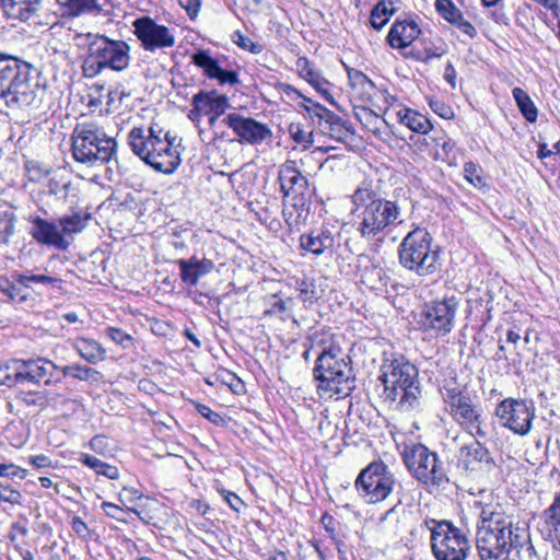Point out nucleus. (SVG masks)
<instances>
[{
	"label": "nucleus",
	"mask_w": 560,
	"mask_h": 560,
	"mask_svg": "<svg viewBox=\"0 0 560 560\" xmlns=\"http://www.w3.org/2000/svg\"><path fill=\"white\" fill-rule=\"evenodd\" d=\"M529 542L525 524H513L500 512L482 510L477 527L476 546L481 560H509L513 551Z\"/></svg>",
	"instance_id": "1"
},
{
	"label": "nucleus",
	"mask_w": 560,
	"mask_h": 560,
	"mask_svg": "<svg viewBox=\"0 0 560 560\" xmlns=\"http://www.w3.org/2000/svg\"><path fill=\"white\" fill-rule=\"evenodd\" d=\"M32 66L11 55L0 54V98L13 109H38L45 91L31 77Z\"/></svg>",
	"instance_id": "2"
},
{
	"label": "nucleus",
	"mask_w": 560,
	"mask_h": 560,
	"mask_svg": "<svg viewBox=\"0 0 560 560\" xmlns=\"http://www.w3.org/2000/svg\"><path fill=\"white\" fill-rule=\"evenodd\" d=\"M175 140V136L155 122L148 128L133 127L128 133L131 151L145 164L164 174H172L180 164Z\"/></svg>",
	"instance_id": "3"
},
{
	"label": "nucleus",
	"mask_w": 560,
	"mask_h": 560,
	"mask_svg": "<svg viewBox=\"0 0 560 560\" xmlns=\"http://www.w3.org/2000/svg\"><path fill=\"white\" fill-rule=\"evenodd\" d=\"M313 380L320 397L349 396L355 388L351 358L338 345L324 346L314 363Z\"/></svg>",
	"instance_id": "4"
},
{
	"label": "nucleus",
	"mask_w": 560,
	"mask_h": 560,
	"mask_svg": "<svg viewBox=\"0 0 560 560\" xmlns=\"http://www.w3.org/2000/svg\"><path fill=\"white\" fill-rule=\"evenodd\" d=\"M380 378L384 385V400L395 402L401 411H410L420 406L418 369L405 357L384 359Z\"/></svg>",
	"instance_id": "5"
},
{
	"label": "nucleus",
	"mask_w": 560,
	"mask_h": 560,
	"mask_svg": "<svg viewBox=\"0 0 560 560\" xmlns=\"http://www.w3.org/2000/svg\"><path fill=\"white\" fill-rule=\"evenodd\" d=\"M358 214V232L372 240L386 228L402 223L401 209L396 201L382 198L370 184L363 183L352 195Z\"/></svg>",
	"instance_id": "6"
},
{
	"label": "nucleus",
	"mask_w": 560,
	"mask_h": 560,
	"mask_svg": "<svg viewBox=\"0 0 560 560\" xmlns=\"http://www.w3.org/2000/svg\"><path fill=\"white\" fill-rule=\"evenodd\" d=\"M75 46L85 51L82 71L85 78H94L104 69L121 71L129 66V45L107 36L80 33L74 36Z\"/></svg>",
	"instance_id": "7"
},
{
	"label": "nucleus",
	"mask_w": 560,
	"mask_h": 560,
	"mask_svg": "<svg viewBox=\"0 0 560 560\" xmlns=\"http://www.w3.org/2000/svg\"><path fill=\"white\" fill-rule=\"evenodd\" d=\"M278 180L283 194L284 221L291 229L298 228L307 220L315 188L291 160L280 166Z\"/></svg>",
	"instance_id": "8"
},
{
	"label": "nucleus",
	"mask_w": 560,
	"mask_h": 560,
	"mask_svg": "<svg viewBox=\"0 0 560 560\" xmlns=\"http://www.w3.org/2000/svg\"><path fill=\"white\" fill-rule=\"evenodd\" d=\"M71 151L75 162L88 167L107 164L116 152V140L95 121L78 122L71 135Z\"/></svg>",
	"instance_id": "9"
},
{
	"label": "nucleus",
	"mask_w": 560,
	"mask_h": 560,
	"mask_svg": "<svg viewBox=\"0 0 560 560\" xmlns=\"http://www.w3.org/2000/svg\"><path fill=\"white\" fill-rule=\"evenodd\" d=\"M432 241L425 229L410 231L398 247L400 265L419 277L435 275L441 268V257L439 246H433Z\"/></svg>",
	"instance_id": "10"
},
{
	"label": "nucleus",
	"mask_w": 560,
	"mask_h": 560,
	"mask_svg": "<svg viewBox=\"0 0 560 560\" xmlns=\"http://www.w3.org/2000/svg\"><path fill=\"white\" fill-rule=\"evenodd\" d=\"M446 412L463 429L468 430L474 438H486L482 429V409L471 395L455 383L445 384L441 389Z\"/></svg>",
	"instance_id": "11"
},
{
	"label": "nucleus",
	"mask_w": 560,
	"mask_h": 560,
	"mask_svg": "<svg viewBox=\"0 0 560 560\" xmlns=\"http://www.w3.org/2000/svg\"><path fill=\"white\" fill-rule=\"evenodd\" d=\"M402 462L410 475L427 488H441L448 483L445 467L439 455L421 443L406 446Z\"/></svg>",
	"instance_id": "12"
},
{
	"label": "nucleus",
	"mask_w": 560,
	"mask_h": 560,
	"mask_svg": "<svg viewBox=\"0 0 560 560\" xmlns=\"http://www.w3.org/2000/svg\"><path fill=\"white\" fill-rule=\"evenodd\" d=\"M432 553L436 560H465L470 551L467 536L448 521L427 518Z\"/></svg>",
	"instance_id": "13"
},
{
	"label": "nucleus",
	"mask_w": 560,
	"mask_h": 560,
	"mask_svg": "<svg viewBox=\"0 0 560 560\" xmlns=\"http://www.w3.org/2000/svg\"><path fill=\"white\" fill-rule=\"evenodd\" d=\"M459 305V300L455 295L429 301L422 305L417 324L422 331L431 336H446L455 326Z\"/></svg>",
	"instance_id": "14"
},
{
	"label": "nucleus",
	"mask_w": 560,
	"mask_h": 560,
	"mask_svg": "<svg viewBox=\"0 0 560 560\" xmlns=\"http://www.w3.org/2000/svg\"><path fill=\"white\" fill-rule=\"evenodd\" d=\"M494 416L502 428L515 435L526 436L536 418L535 402L532 399L508 397L495 406Z\"/></svg>",
	"instance_id": "15"
},
{
	"label": "nucleus",
	"mask_w": 560,
	"mask_h": 560,
	"mask_svg": "<svg viewBox=\"0 0 560 560\" xmlns=\"http://www.w3.org/2000/svg\"><path fill=\"white\" fill-rule=\"evenodd\" d=\"M396 485L394 474L383 462H373L361 470L355 480L359 494L369 503L385 500Z\"/></svg>",
	"instance_id": "16"
},
{
	"label": "nucleus",
	"mask_w": 560,
	"mask_h": 560,
	"mask_svg": "<svg viewBox=\"0 0 560 560\" xmlns=\"http://www.w3.org/2000/svg\"><path fill=\"white\" fill-rule=\"evenodd\" d=\"M133 33L144 50L171 48L175 45V36L165 25L158 24L150 16H141L133 21Z\"/></svg>",
	"instance_id": "17"
},
{
	"label": "nucleus",
	"mask_w": 560,
	"mask_h": 560,
	"mask_svg": "<svg viewBox=\"0 0 560 560\" xmlns=\"http://www.w3.org/2000/svg\"><path fill=\"white\" fill-rule=\"evenodd\" d=\"M14 365L19 383L38 384L43 381L45 385H51L61 382L60 368L46 358L16 360Z\"/></svg>",
	"instance_id": "18"
},
{
	"label": "nucleus",
	"mask_w": 560,
	"mask_h": 560,
	"mask_svg": "<svg viewBox=\"0 0 560 560\" xmlns=\"http://www.w3.org/2000/svg\"><path fill=\"white\" fill-rule=\"evenodd\" d=\"M222 122L233 130L241 143L258 144L272 137V131L266 124L237 113L229 114Z\"/></svg>",
	"instance_id": "19"
},
{
	"label": "nucleus",
	"mask_w": 560,
	"mask_h": 560,
	"mask_svg": "<svg viewBox=\"0 0 560 560\" xmlns=\"http://www.w3.org/2000/svg\"><path fill=\"white\" fill-rule=\"evenodd\" d=\"M338 237L339 231L337 225L324 222L320 226L302 234L299 238V243L303 250L314 256L331 255L335 250Z\"/></svg>",
	"instance_id": "20"
},
{
	"label": "nucleus",
	"mask_w": 560,
	"mask_h": 560,
	"mask_svg": "<svg viewBox=\"0 0 560 560\" xmlns=\"http://www.w3.org/2000/svg\"><path fill=\"white\" fill-rule=\"evenodd\" d=\"M191 62L202 70L206 78L215 80L220 85H237L238 72L223 68L222 61L212 56L209 49H198L191 56Z\"/></svg>",
	"instance_id": "21"
},
{
	"label": "nucleus",
	"mask_w": 560,
	"mask_h": 560,
	"mask_svg": "<svg viewBox=\"0 0 560 560\" xmlns=\"http://www.w3.org/2000/svg\"><path fill=\"white\" fill-rule=\"evenodd\" d=\"M551 476H556L558 489L553 493L551 504L541 513L539 532L541 537L551 542L553 548L560 550V472L555 469Z\"/></svg>",
	"instance_id": "22"
},
{
	"label": "nucleus",
	"mask_w": 560,
	"mask_h": 560,
	"mask_svg": "<svg viewBox=\"0 0 560 560\" xmlns=\"http://www.w3.org/2000/svg\"><path fill=\"white\" fill-rule=\"evenodd\" d=\"M357 270L361 283L373 291H382L389 280L381 262L369 255L358 256Z\"/></svg>",
	"instance_id": "23"
},
{
	"label": "nucleus",
	"mask_w": 560,
	"mask_h": 560,
	"mask_svg": "<svg viewBox=\"0 0 560 560\" xmlns=\"http://www.w3.org/2000/svg\"><path fill=\"white\" fill-rule=\"evenodd\" d=\"M59 225L40 217L32 219L31 235L43 245L55 246L58 249H67L70 243L62 236Z\"/></svg>",
	"instance_id": "24"
},
{
	"label": "nucleus",
	"mask_w": 560,
	"mask_h": 560,
	"mask_svg": "<svg viewBox=\"0 0 560 560\" xmlns=\"http://www.w3.org/2000/svg\"><path fill=\"white\" fill-rule=\"evenodd\" d=\"M175 264L179 269L180 280L190 287L197 285L199 280L209 275L215 267L211 259L199 258L196 255L188 259H178Z\"/></svg>",
	"instance_id": "25"
},
{
	"label": "nucleus",
	"mask_w": 560,
	"mask_h": 560,
	"mask_svg": "<svg viewBox=\"0 0 560 560\" xmlns=\"http://www.w3.org/2000/svg\"><path fill=\"white\" fill-rule=\"evenodd\" d=\"M420 33V27L415 20H396L388 32L387 42L392 48L404 49L411 45Z\"/></svg>",
	"instance_id": "26"
},
{
	"label": "nucleus",
	"mask_w": 560,
	"mask_h": 560,
	"mask_svg": "<svg viewBox=\"0 0 560 560\" xmlns=\"http://www.w3.org/2000/svg\"><path fill=\"white\" fill-rule=\"evenodd\" d=\"M397 100L394 96H390V102L386 98V102L389 105L385 112L386 114L394 113L397 121L409 128L411 131L425 135L432 129L431 121L424 115L407 107H399L396 109L394 107V103Z\"/></svg>",
	"instance_id": "27"
},
{
	"label": "nucleus",
	"mask_w": 560,
	"mask_h": 560,
	"mask_svg": "<svg viewBox=\"0 0 560 560\" xmlns=\"http://www.w3.org/2000/svg\"><path fill=\"white\" fill-rule=\"evenodd\" d=\"M491 462L489 450L476 439L459 448L458 464L466 470L480 469L482 464H490Z\"/></svg>",
	"instance_id": "28"
},
{
	"label": "nucleus",
	"mask_w": 560,
	"mask_h": 560,
	"mask_svg": "<svg viewBox=\"0 0 560 560\" xmlns=\"http://www.w3.org/2000/svg\"><path fill=\"white\" fill-rule=\"evenodd\" d=\"M347 72L351 88V97L363 105L372 103L378 93L374 82L365 73L357 69H348Z\"/></svg>",
	"instance_id": "29"
},
{
	"label": "nucleus",
	"mask_w": 560,
	"mask_h": 560,
	"mask_svg": "<svg viewBox=\"0 0 560 560\" xmlns=\"http://www.w3.org/2000/svg\"><path fill=\"white\" fill-rule=\"evenodd\" d=\"M202 114L209 116V125L214 126L220 116L231 107L229 97L219 94L215 90L197 93Z\"/></svg>",
	"instance_id": "30"
},
{
	"label": "nucleus",
	"mask_w": 560,
	"mask_h": 560,
	"mask_svg": "<svg viewBox=\"0 0 560 560\" xmlns=\"http://www.w3.org/2000/svg\"><path fill=\"white\" fill-rule=\"evenodd\" d=\"M18 282L26 288L27 292H38L39 289L60 288L62 280L49 273H37L35 270L20 271Z\"/></svg>",
	"instance_id": "31"
},
{
	"label": "nucleus",
	"mask_w": 560,
	"mask_h": 560,
	"mask_svg": "<svg viewBox=\"0 0 560 560\" xmlns=\"http://www.w3.org/2000/svg\"><path fill=\"white\" fill-rule=\"evenodd\" d=\"M71 347L90 364H97L105 360V348L94 339L77 337L71 341Z\"/></svg>",
	"instance_id": "32"
},
{
	"label": "nucleus",
	"mask_w": 560,
	"mask_h": 560,
	"mask_svg": "<svg viewBox=\"0 0 560 560\" xmlns=\"http://www.w3.org/2000/svg\"><path fill=\"white\" fill-rule=\"evenodd\" d=\"M92 219L93 215L88 210H73L71 213L61 215L58 219V225L66 238L83 232Z\"/></svg>",
	"instance_id": "33"
},
{
	"label": "nucleus",
	"mask_w": 560,
	"mask_h": 560,
	"mask_svg": "<svg viewBox=\"0 0 560 560\" xmlns=\"http://www.w3.org/2000/svg\"><path fill=\"white\" fill-rule=\"evenodd\" d=\"M20 271H13L10 279L1 280L0 282V298L2 301H9L14 304L26 302L31 294L24 285L18 282Z\"/></svg>",
	"instance_id": "34"
},
{
	"label": "nucleus",
	"mask_w": 560,
	"mask_h": 560,
	"mask_svg": "<svg viewBox=\"0 0 560 560\" xmlns=\"http://www.w3.org/2000/svg\"><path fill=\"white\" fill-rule=\"evenodd\" d=\"M300 75L306 80L317 92H319L327 101L332 102L331 95L328 91L329 82L324 79L320 73L314 69L306 58H301L298 61Z\"/></svg>",
	"instance_id": "35"
},
{
	"label": "nucleus",
	"mask_w": 560,
	"mask_h": 560,
	"mask_svg": "<svg viewBox=\"0 0 560 560\" xmlns=\"http://www.w3.org/2000/svg\"><path fill=\"white\" fill-rule=\"evenodd\" d=\"M42 0H3L2 7L12 19L28 20L40 7Z\"/></svg>",
	"instance_id": "36"
},
{
	"label": "nucleus",
	"mask_w": 560,
	"mask_h": 560,
	"mask_svg": "<svg viewBox=\"0 0 560 560\" xmlns=\"http://www.w3.org/2000/svg\"><path fill=\"white\" fill-rule=\"evenodd\" d=\"M268 304L269 307L264 312L265 316H277L283 322L292 319L294 324H298V320L292 314L295 305L293 298H282L280 294H272Z\"/></svg>",
	"instance_id": "37"
},
{
	"label": "nucleus",
	"mask_w": 560,
	"mask_h": 560,
	"mask_svg": "<svg viewBox=\"0 0 560 560\" xmlns=\"http://www.w3.org/2000/svg\"><path fill=\"white\" fill-rule=\"evenodd\" d=\"M79 462L93 469L97 476H103L110 480H117L120 477L119 469L116 466L103 462L94 455L81 453Z\"/></svg>",
	"instance_id": "38"
},
{
	"label": "nucleus",
	"mask_w": 560,
	"mask_h": 560,
	"mask_svg": "<svg viewBox=\"0 0 560 560\" xmlns=\"http://www.w3.org/2000/svg\"><path fill=\"white\" fill-rule=\"evenodd\" d=\"M57 2L62 8V14L69 16H79L102 9L100 0H57Z\"/></svg>",
	"instance_id": "39"
},
{
	"label": "nucleus",
	"mask_w": 560,
	"mask_h": 560,
	"mask_svg": "<svg viewBox=\"0 0 560 560\" xmlns=\"http://www.w3.org/2000/svg\"><path fill=\"white\" fill-rule=\"evenodd\" d=\"M318 128L324 135L336 140H343L349 133L346 122L334 112L319 122Z\"/></svg>",
	"instance_id": "40"
},
{
	"label": "nucleus",
	"mask_w": 560,
	"mask_h": 560,
	"mask_svg": "<svg viewBox=\"0 0 560 560\" xmlns=\"http://www.w3.org/2000/svg\"><path fill=\"white\" fill-rule=\"evenodd\" d=\"M353 114L366 130L374 135H378L381 132L380 125L381 122H385V119H382L372 109L368 108L365 104H354Z\"/></svg>",
	"instance_id": "41"
},
{
	"label": "nucleus",
	"mask_w": 560,
	"mask_h": 560,
	"mask_svg": "<svg viewBox=\"0 0 560 560\" xmlns=\"http://www.w3.org/2000/svg\"><path fill=\"white\" fill-rule=\"evenodd\" d=\"M512 95L523 117L529 122H535L537 120V108L528 93L516 86L512 90Z\"/></svg>",
	"instance_id": "42"
},
{
	"label": "nucleus",
	"mask_w": 560,
	"mask_h": 560,
	"mask_svg": "<svg viewBox=\"0 0 560 560\" xmlns=\"http://www.w3.org/2000/svg\"><path fill=\"white\" fill-rule=\"evenodd\" d=\"M58 395L50 396L47 392H25L21 390L18 399L27 407H38L44 409L51 404H56Z\"/></svg>",
	"instance_id": "43"
},
{
	"label": "nucleus",
	"mask_w": 560,
	"mask_h": 560,
	"mask_svg": "<svg viewBox=\"0 0 560 560\" xmlns=\"http://www.w3.org/2000/svg\"><path fill=\"white\" fill-rule=\"evenodd\" d=\"M392 2L380 1L371 11L370 22L373 28L381 31L394 14Z\"/></svg>",
	"instance_id": "44"
},
{
	"label": "nucleus",
	"mask_w": 560,
	"mask_h": 560,
	"mask_svg": "<svg viewBox=\"0 0 560 560\" xmlns=\"http://www.w3.org/2000/svg\"><path fill=\"white\" fill-rule=\"evenodd\" d=\"M295 289L299 292L300 300L304 304L312 305L318 299L314 280L306 278L298 279L295 281Z\"/></svg>",
	"instance_id": "45"
},
{
	"label": "nucleus",
	"mask_w": 560,
	"mask_h": 560,
	"mask_svg": "<svg viewBox=\"0 0 560 560\" xmlns=\"http://www.w3.org/2000/svg\"><path fill=\"white\" fill-rule=\"evenodd\" d=\"M96 375H98L96 370L81 364H71L60 368L61 377L70 376L80 381H89Z\"/></svg>",
	"instance_id": "46"
},
{
	"label": "nucleus",
	"mask_w": 560,
	"mask_h": 560,
	"mask_svg": "<svg viewBox=\"0 0 560 560\" xmlns=\"http://www.w3.org/2000/svg\"><path fill=\"white\" fill-rule=\"evenodd\" d=\"M435 9L451 24H454L463 15L452 0H436Z\"/></svg>",
	"instance_id": "47"
},
{
	"label": "nucleus",
	"mask_w": 560,
	"mask_h": 560,
	"mask_svg": "<svg viewBox=\"0 0 560 560\" xmlns=\"http://www.w3.org/2000/svg\"><path fill=\"white\" fill-rule=\"evenodd\" d=\"M464 177L476 188H482L486 186V180L482 176V168L471 161L464 164Z\"/></svg>",
	"instance_id": "48"
},
{
	"label": "nucleus",
	"mask_w": 560,
	"mask_h": 560,
	"mask_svg": "<svg viewBox=\"0 0 560 560\" xmlns=\"http://www.w3.org/2000/svg\"><path fill=\"white\" fill-rule=\"evenodd\" d=\"M232 40L241 49L249 51L254 55H258L264 50V46L259 42L253 40L250 37L244 35L240 31H235L233 33Z\"/></svg>",
	"instance_id": "49"
},
{
	"label": "nucleus",
	"mask_w": 560,
	"mask_h": 560,
	"mask_svg": "<svg viewBox=\"0 0 560 560\" xmlns=\"http://www.w3.org/2000/svg\"><path fill=\"white\" fill-rule=\"evenodd\" d=\"M106 336L116 345L121 346L124 349H129L133 346V338L121 328L108 327L105 330Z\"/></svg>",
	"instance_id": "50"
},
{
	"label": "nucleus",
	"mask_w": 560,
	"mask_h": 560,
	"mask_svg": "<svg viewBox=\"0 0 560 560\" xmlns=\"http://www.w3.org/2000/svg\"><path fill=\"white\" fill-rule=\"evenodd\" d=\"M127 96H129V94L120 88H115L108 91L106 110L112 113L118 110L121 106L122 100Z\"/></svg>",
	"instance_id": "51"
},
{
	"label": "nucleus",
	"mask_w": 560,
	"mask_h": 560,
	"mask_svg": "<svg viewBox=\"0 0 560 560\" xmlns=\"http://www.w3.org/2000/svg\"><path fill=\"white\" fill-rule=\"evenodd\" d=\"M304 109L313 122L317 125V127L319 126V122H322L324 118H326L331 113V110L327 109L319 103L304 105Z\"/></svg>",
	"instance_id": "52"
},
{
	"label": "nucleus",
	"mask_w": 560,
	"mask_h": 560,
	"mask_svg": "<svg viewBox=\"0 0 560 560\" xmlns=\"http://www.w3.org/2000/svg\"><path fill=\"white\" fill-rule=\"evenodd\" d=\"M27 177L31 182H40L49 175V170L37 162H27L25 165Z\"/></svg>",
	"instance_id": "53"
},
{
	"label": "nucleus",
	"mask_w": 560,
	"mask_h": 560,
	"mask_svg": "<svg viewBox=\"0 0 560 560\" xmlns=\"http://www.w3.org/2000/svg\"><path fill=\"white\" fill-rule=\"evenodd\" d=\"M196 410L198 411V413L200 416H202L203 418H206L207 420H209L211 423H213L215 425H223L225 422L223 417L220 413L213 411L207 405L198 402V404H196Z\"/></svg>",
	"instance_id": "54"
},
{
	"label": "nucleus",
	"mask_w": 560,
	"mask_h": 560,
	"mask_svg": "<svg viewBox=\"0 0 560 560\" xmlns=\"http://www.w3.org/2000/svg\"><path fill=\"white\" fill-rule=\"evenodd\" d=\"M19 384L15 377V365L14 361L11 365H0V385L12 386Z\"/></svg>",
	"instance_id": "55"
},
{
	"label": "nucleus",
	"mask_w": 560,
	"mask_h": 560,
	"mask_svg": "<svg viewBox=\"0 0 560 560\" xmlns=\"http://www.w3.org/2000/svg\"><path fill=\"white\" fill-rule=\"evenodd\" d=\"M423 52L425 55V61L433 58H440L446 52L445 44L442 39L439 38L436 43L424 46Z\"/></svg>",
	"instance_id": "56"
},
{
	"label": "nucleus",
	"mask_w": 560,
	"mask_h": 560,
	"mask_svg": "<svg viewBox=\"0 0 560 560\" xmlns=\"http://www.w3.org/2000/svg\"><path fill=\"white\" fill-rule=\"evenodd\" d=\"M430 108L440 117L444 119H450L454 116V112L451 106L446 105L444 102L440 100H430L429 101Z\"/></svg>",
	"instance_id": "57"
},
{
	"label": "nucleus",
	"mask_w": 560,
	"mask_h": 560,
	"mask_svg": "<svg viewBox=\"0 0 560 560\" xmlns=\"http://www.w3.org/2000/svg\"><path fill=\"white\" fill-rule=\"evenodd\" d=\"M220 493L233 511L241 512L245 503L236 493L225 489L220 490Z\"/></svg>",
	"instance_id": "58"
},
{
	"label": "nucleus",
	"mask_w": 560,
	"mask_h": 560,
	"mask_svg": "<svg viewBox=\"0 0 560 560\" xmlns=\"http://www.w3.org/2000/svg\"><path fill=\"white\" fill-rule=\"evenodd\" d=\"M278 92L289 101L302 100L303 94L289 83H279L277 85Z\"/></svg>",
	"instance_id": "59"
},
{
	"label": "nucleus",
	"mask_w": 560,
	"mask_h": 560,
	"mask_svg": "<svg viewBox=\"0 0 560 560\" xmlns=\"http://www.w3.org/2000/svg\"><path fill=\"white\" fill-rule=\"evenodd\" d=\"M441 148L444 154V160L447 161L450 165H456V155L454 154L456 143L452 139L447 138L443 141Z\"/></svg>",
	"instance_id": "60"
},
{
	"label": "nucleus",
	"mask_w": 560,
	"mask_h": 560,
	"mask_svg": "<svg viewBox=\"0 0 560 560\" xmlns=\"http://www.w3.org/2000/svg\"><path fill=\"white\" fill-rule=\"evenodd\" d=\"M190 19H195L200 10L201 0H177Z\"/></svg>",
	"instance_id": "61"
},
{
	"label": "nucleus",
	"mask_w": 560,
	"mask_h": 560,
	"mask_svg": "<svg viewBox=\"0 0 560 560\" xmlns=\"http://www.w3.org/2000/svg\"><path fill=\"white\" fill-rule=\"evenodd\" d=\"M101 508L108 517L122 521L124 510L120 506L110 502H103Z\"/></svg>",
	"instance_id": "62"
},
{
	"label": "nucleus",
	"mask_w": 560,
	"mask_h": 560,
	"mask_svg": "<svg viewBox=\"0 0 560 560\" xmlns=\"http://www.w3.org/2000/svg\"><path fill=\"white\" fill-rule=\"evenodd\" d=\"M67 182H70L69 179L65 178L61 175L55 174L51 176L48 180L47 187L50 195L56 196L60 188H62V185H66Z\"/></svg>",
	"instance_id": "63"
},
{
	"label": "nucleus",
	"mask_w": 560,
	"mask_h": 560,
	"mask_svg": "<svg viewBox=\"0 0 560 560\" xmlns=\"http://www.w3.org/2000/svg\"><path fill=\"white\" fill-rule=\"evenodd\" d=\"M28 463L37 469L54 467L52 460L44 454L31 456Z\"/></svg>",
	"instance_id": "64"
}]
</instances>
